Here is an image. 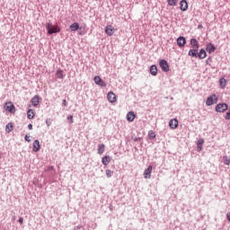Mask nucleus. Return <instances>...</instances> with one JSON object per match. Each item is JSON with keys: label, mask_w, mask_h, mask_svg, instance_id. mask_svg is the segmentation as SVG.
Returning <instances> with one entry per match:
<instances>
[{"label": "nucleus", "mask_w": 230, "mask_h": 230, "mask_svg": "<svg viewBox=\"0 0 230 230\" xmlns=\"http://www.w3.org/2000/svg\"><path fill=\"white\" fill-rule=\"evenodd\" d=\"M45 28L47 31V35H57L60 33V31H62L60 24L56 23L53 25V22H51V21H49V22L45 24Z\"/></svg>", "instance_id": "obj_1"}, {"label": "nucleus", "mask_w": 230, "mask_h": 230, "mask_svg": "<svg viewBox=\"0 0 230 230\" xmlns=\"http://www.w3.org/2000/svg\"><path fill=\"white\" fill-rule=\"evenodd\" d=\"M188 56L192 58H199V60H204L206 57H208V51L206 49H190L188 52Z\"/></svg>", "instance_id": "obj_2"}, {"label": "nucleus", "mask_w": 230, "mask_h": 230, "mask_svg": "<svg viewBox=\"0 0 230 230\" xmlns=\"http://www.w3.org/2000/svg\"><path fill=\"white\" fill-rule=\"evenodd\" d=\"M217 103H218V96H217V93L210 94L206 100L207 107H211V105H215Z\"/></svg>", "instance_id": "obj_3"}, {"label": "nucleus", "mask_w": 230, "mask_h": 230, "mask_svg": "<svg viewBox=\"0 0 230 230\" xmlns=\"http://www.w3.org/2000/svg\"><path fill=\"white\" fill-rule=\"evenodd\" d=\"M158 64L164 73H168V71H170V64L166 59H159Z\"/></svg>", "instance_id": "obj_4"}, {"label": "nucleus", "mask_w": 230, "mask_h": 230, "mask_svg": "<svg viewBox=\"0 0 230 230\" xmlns=\"http://www.w3.org/2000/svg\"><path fill=\"white\" fill-rule=\"evenodd\" d=\"M216 112H226V111H229V104L226 102H219L215 107Z\"/></svg>", "instance_id": "obj_5"}, {"label": "nucleus", "mask_w": 230, "mask_h": 230, "mask_svg": "<svg viewBox=\"0 0 230 230\" xmlns=\"http://www.w3.org/2000/svg\"><path fill=\"white\" fill-rule=\"evenodd\" d=\"M93 82L99 87H102V88L107 87V83L100 75H95L93 77Z\"/></svg>", "instance_id": "obj_6"}, {"label": "nucleus", "mask_w": 230, "mask_h": 230, "mask_svg": "<svg viewBox=\"0 0 230 230\" xmlns=\"http://www.w3.org/2000/svg\"><path fill=\"white\" fill-rule=\"evenodd\" d=\"M4 107L7 112H10V114H15V111H17L15 105L12 103V102H6Z\"/></svg>", "instance_id": "obj_7"}, {"label": "nucleus", "mask_w": 230, "mask_h": 230, "mask_svg": "<svg viewBox=\"0 0 230 230\" xmlns=\"http://www.w3.org/2000/svg\"><path fill=\"white\" fill-rule=\"evenodd\" d=\"M204 143H206V140L202 137L197 138L196 146H197V152H202L204 150Z\"/></svg>", "instance_id": "obj_8"}, {"label": "nucleus", "mask_w": 230, "mask_h": 230, "mask_svg": "<svg viewBox=\"0 0 230 230\" xmlns=\"http://www.w3.org/2000/svg\"><path fill=\"white\" fill-rule=\"evenodd\" d=\"M205 50L207 51V53H208V55H211L215 53V51H217V46H215V44H213L212 42H208L206 45Z\"/></svg>", "instance_id": "obj_9"}, {"label": "nucleus", "mask_w": 230, "mask_h": 230, "mask_svg": "<svg viewBox=\"0 0 230 230\" xmlns=\"http://www.w3.org/2000/svg\"><path fill=\"white\" fill-rule=\"evenodd\" d=\"M107 100L110 103H116L118 102V97L114 92L111 91L107 93Z\"/></svg>", "instance_id": "obj_10"}, {"label": "nucleus", "mask_w": 230, "mask_h": 230, "mask_svg": "<svg viewBox=\"0 0 230 230\" xmlns=\"http://www.w3.org/2000/svg\"><path fill=\"white\" fill-rule=\"evenodd\" d=\"M187 42H188V40H186V37H184V36H180L176 39V44L180 48H184V46H186Z\"/></svg>", "instance_id": "obj_11"}, {"label": "nucleus", "mask_w": 230, "mask_h": 230, "mask_svg": "<svg viewBox=\"0 0 230 230\" xmlns=\"http://www.w3.org/2000/svg\"><path fill=\"white\" fill-rule=\"evenodd\" d=\"M40 148H42V146H40V141H39V139L34 140L32 143V152L37 154L40 152Z\"/></svg>", "instance_id": "obj_12"}, {"label": "nucleus", "mask_w": 230, "mask_h": 230, "mask_svg": "<svg viewBox=\"0 0 230 230\" xmlns=\"http://www.w3.org/2000/svg\"><path fill=\"white\" fill-rule=\"evenodd\" d=\"M190 48H192L190 49H199L200 48V43L195 38H191L190 40Z\"/></svg>", "instance_id": "obj_13"}, {"label": "nucleus", "mask_w": 230, "mask_h": 230, "mask_svg": "<svg viewBox=\"0 0 230 230\" xmlns=\"http://www.w3.org/2000/svg\"><path fill=\"white\" fill-rule=\"evenodd\" d=\"M188 8H190V4H188V0H181L180 1V10H181V12H188Z\"/></svg>", "instance_id": "obj_14"}, {"label": "nucleus", "mask_w": 230, "mask_h": 230, "mask_svg": "<svg viewBox=\"0 0 230 230\" xmlns=\"http://www.w3.org/2000/svg\"><path fill=\"white\" fill-rule=\"evenodd\" d=\"M169 127L172 128V130H175V128H179V119H177V118L170 119Z\"/></svg>", "instance_id": "obj_15"}, {"label": "nucleus", "mask_w": 230, "mask_h": 230, "mask_svg": "<svg viewBox=\"0 0 230 230\" xmlns=\"http://www.w3.org/2000/svg\"><path fill=\"white\" fill-rule=\"evenodd\" d=\"M152 170H154V167L152 165H148L147 168L145 169V171H144V179H151Z\"/></svg>", "instance_id": "obj_16"}, {"label": "nucleus", "mask_w": 230, "mask_h": 230, "mask_svg": "<svg viewBox=\"0 0 230 230\" xmlns=\"http://www.w3.org/2000/svg\"><path fill=\"white\" fill-rule=\"evenodd\" d=\"M114 31L115 29L114 27H112V25H107L104 28V32L106 33V35H108V37H112L114 35Z\"/></svg>", "instance_id": "obj_17"}, {"label": "nucleus", "mask_w": 230, "mask_h": 230, "mask_svg": "<svg viewBox=\"0 0 230 230\" xmlns=\"http://www.w3.org/2000/svg\"><path fill=\"white\" fill-rule=\"evenodd\" d=\"M31 103L32 107H39V103H40V96L36 94L33 98L31 99Z\"/></svg>", "instance_id": "obj_18"}, {"label": "nucleus", "mask_w": 230, "mask_h": 230, "mask_svg": "<svg viewBox=\"0 0 230 230\" xmlns=\"http://www.w3.org/2000/svg\"><path fill=\"white\" fill-rule=\"evenodd\" d=\"M126 119L129 123H132V121H134L136 119V113L134 111H128L127 116H126Z\"/></svg>", "instance_id": "obj_19"}, {"label": "nucleus", "mask_w": 230, "mask_h": 230, "mask_svg": "<svg viewBox=\"0 0 230 230\" xmlns=\"http://www.w3.org/2000/svg\"><path fill=\"white\" fill-rule=\"evenodd\" d=\"M69 30L72 31H78V30H82V27H80V23L78 22H75L69 26Z\"/></svg>", "instance_id": "obj_20"}, {"label": "nucleus", "mask_w": 230, "mask_h": 230, "mask_svg": "<svg viewBox=\"0 0 230 230\" xmlns=\"http://www.w3.org/2000/svg\"><path fill=\"white\" fill-rule=\"evenodd\" d=\"M157 65H151L149 67V73L152 76H157Z\"/></svg>", "instance_id": "obj_21"}, {"label": "nucleus", "mask_w": 230, "mask_h": 230, "mask_svg": "<svg viewBox=\"0 0 230 230\" xmlns=\"http://www.w3.org/2000/svg\"><path fill=\"white\" fill-rule=\"evenodd\" d=\"M56 76L57 78H58L59 80H64V78H66V75H64V70L62 69H58L56 71Z\"/></svg>", "instance_id": "obj_22"}, {"label": "nucleus", "mask_w": 230, "mask_h": 230, "mask_svg": "<svg viewBox=\"0 0 230 230\" xmlns=\"http://www.w3.org/2000/svg\"><path fill=\"white\" fill-rule=\"evenodd\" d=\"M111 158L110 155H104L102 158V164H103V166H107L109 164V163H111Z\"/></svg>", "instance_id": "obj_23"}, {"label": "nucleus", "mask_w": 230, "mask_h": 230, "mask_svg": "<svg viewBox=\"0 0 230 230\" xmlns=\"http://www.w3.org/2000/svg\"><path fill=\"white\" fill-rule=\"evenodd\" d=\"M226 86H227V80H226V78H224V77H221L219 79L220 89H226Z\"/></svg>", "instance_id": "obj_24"}, {"label": "nucleus", "mask_w": 230, "mask_h": 230, "mask_svg": "<svg viewBox=\"0 0 230 230\" xmlns=\"http://www.w3.org/2000/svg\"><path fill=\"white\" fill-rule=\"evenodd\" d=\"M35 118V111L33 109H29L27 111V119H33Z\"/></svg>", "instance_id": "obj_25"}, {"label": "nucleus", "mask_w": 230, "mask_h": 230, "mask_svg": "<svg viewBox=\"0 0 230 230\" xmlns=\"http://www.w3.org/2000/svg\"><path fill=\"white\" fill-rule=\"evenodd\" d=\"M103 152H105V144H100L98 146V152H97V154H99V155H102L103 154Z\"/></svg>", "instance_id": "obj_26"}, {"label": "nucleus", "mask_w": 230, "mask_h": 230, "mask_svg": "<svg viewBox=\"0 0 230 230\" xmlns=\"http://www.w3.org/2000/svg\"><path fill=\"white\" fill-rule=\"evenodd\" d=\"M13 130V124L12 122H9L5 126V132H7V134H10V132H12Z\"/></svg>", "instance_id": "obj_27"}, {"label": "nucleus", "mask_w": 230, "mask_h": 230, "mask_svg": "<svg viewBox=\"0 0 230 230\" xmlns=\"http://www.w3.org/2000/svg\"><path fill=\"white\" fill-rule=\"evenodd\" d=\"M179 0H167L168 6H177Z\"/></svg>", "instance_id": "obj_28"}, {"label": "nucleus", "mask_w": 230, "mask_h": 230, "mask_svg": "<svg viewBox=\"0 0 230 230\" xmlns=\"http://www.w3.org/2000/svg\"><path fill=\"white\" fill-rule=\"evenodd\" d=\"M155 132L154 130H149L147 134L148 139H155Z\"/></svg>", "instance_id": "obj_29"}, {"label": "nucleus", "mask_w": 230, "mask_h": 230, "mask_svg": "<svg viewBox=\"0 0 230 230\" xmlns=\"http://www.w3.org/2000/svg\"><path fill=\"white\" fill-rule=\"evenodd\" d=\"M223 162H224V164H226V166H229V164H230V158L227 155H224L223 156Z\"/></svg>", "instance_id": "obj_30"}, {"label": "nucleus", "mask_w": 230, "mask_h": 230, "mask_svg": "<svg viewBox=\"0 0 230 230\" xmlns=\"http://www.w3.org/2000/svg\"><path fill=\"white\" fill-rule=\"evenodd\" d=\"M114 173V172L111 171V169H107L106 170V177L108 179H111V177H112V174Z\"/></svg>", "instance_id": "obj_31"}, {"label": "nucleus", "mask_w": 230, "mask_h": 230, "mask_svg": "<svg viewBox=\"0 0 230 230\" xmlns=\"http://www.w3.org/2000/svg\"><path fill=\"white\" fill-rule=\"evenodd\" d=\"M210 62H213V57H211V56H209V57L206 59V65L211 66Z\"/></svg>", "instance_id": "obj_32"}, {"label": "nucleus", "mask_w": 230, "mask_h": 230, "mask_svg": "<svg viewBox=\"0 0 230 230\" xmlns=\"http://www.w3.org/2000/svg\"><path fill=\"white\" fill-rule=\"evenodd\" d=\"M224 118H225V119H226V121H229V119H230V109L227 111V112L226 113Z\"/></svg>", "instance_id": "obj_33"}, {"label": "nucleus", "mask_w": 230, "mask_h": 230, "mask_svg": "<svg viewBox=\"0 0 230 230\" xmlns=\"http://www.w3.org/2000/svg\"><path fill=\"white\" fill-rule=\"evenodd\" d=\"M67 121L70 125L74 123L73 115L67 116Z\"/></svg>", "instance_id": "obj_34"}, {"label": "nucleus", "mask_w": 230, "mask_h": 230, "mask_svg": "<svg viewBox=\"0 0 230 230\" xmlns=\"http://www.w3.org/2000/svg\"><path fill=\"white\" fill-rule=\"evenodd\" d=\"M24 139L25 141H27V143H31V139H30V135L26 134Z\"/></svg>", "instance_id": "obj_35"}, {"label": "nucleus", "mask_w": 230, "mask_h": 230, "mask_svg": "<svg viewBox=\"0 0 230 230\" xmlns=\"http://www.w3.org/2000/svg\"><path fill=\"white\" fill-rule=\"evenodd\" d=\"M46 125H47V127H51V119H46Z\"/></svg>", "instance_id": "obj_36"}, {"label": "nucleus", "mask_w": 230, "mask_h": 230, "mask_svg": "<svg viewBox=\"0 0 230 230\" xmlns=\"http://www.w3.org/2000/svg\"><path fill=\"white\" fill-rule=\"evenodd\" d=\"M18 223L22 224V225L24 224V217H20L19 219H18Z\"/></svg>", "instance_id": "obj_37"}, {"label": "nucleus", "mask_w": 230, "mask_h": 230, "mask_svg": "<svg viewBox=\"0 0 230 230\" xmlns=\"http://www.w3.org/2000/svg\"><path fill=\"white\" fill-rule=\"evenodd\" d=\"M62 105H63V107H67V100L64 99L62 101Z\"/></svg>", "instance_id": "obj_38"}, {"label": "nucleus", "mask_w": 230, "mask_h": 230, "mask_svg": "<svg viewBox=\"0 0 230 230\" xmlns=\"http://www.w3.org/2000/svg\"><path fill=\"white\" fill-rule=\"evenodd\" d=\"M141 137H136L135 138H134V142L135 143H137V141H141Z\"/></svg>", "instance_id": "obj_39"}, {"label": "nucleus", "mask_w": 230, "mask_h": 230, "mask_svg": "<svg viewBox=\"0 0 230 230\" xmlns=\"http://www.w3.org/2000/svg\"><path fill=\"white\" fill-rule=\"evenodd\" d=\"M28 128L29 130H33V124H29Z\"/></svg>", "instance_id": "obj_40"}, {"label": "nucleus", "mask_w": 230, "mask_h": 230, "mask_svg": "<svg viewBox=\"0 0 230 230\" xmlns=\"http://www.w3.org/2000/svg\"><path fill=\"white\" fill-rule=\"evenodd\" d=\"M226 220H228V222H230V212H228V213L226 214Z\"/></svg>", "instance_id": "obj_41"}, {"label": "nucleus", "mask_w": 230, "mask_h": 230, "mask_svg": "<svg viewBox=\"0 0 230 230\" xmlns=\"http://www.w3.org/2000/svg\"><path fill=\"white\" fill-rule=\"evenodd\" d=\"M78 229H82V226H75L74 230H78Z\"/></svg>", "instance_id": "obj_42"}, {"label": "nucleus", "mask_w": 230, "mask_h": 230, "mask_svg": "<svg viewBox=\"0 0 230 230\" xmlns=\"http://www.w3.org/2000/svg\"><path fill=\"white\" fill-rule=\"evenodd\" d=\"M49 170H53V166H49L47 170H45V172H49Z\"/></svg>", "instance_id": "obj_43"}, {"label": "nucleus", "mask_w": 230, "mask_h": 230, "mask_svg": "<svg viewBox=\"0 0 230 230\" xmlns=\"http://www.w3.org/2000/svg\"><path fill=\"white\" fill-rule=\"evenodd\" d=\"M199 28H202V25H199Z\"/></svg>", "instance_id": "obj_44"}, {"label": "nucleus", "mask_w": 230, "mask_h": 230, "mask_svg": "<svg viewBox=\"0 0 230 230\" xmlns=\"http://www.w3.org/2000/svg\"><path fill=\"white\" fill-rule=\"evenodd\" d=\"M203 230H206V228H204Z\"/></svg>", "instance_id": "obj_45"}, {"label": "nucleus", "mask_w": 230, "mask_h": 230, "mask_svg": "<svg viewBox=\"0 0 230 230\" xmlns=\"http://www.w3.org/2000/svg\"><path fill=\"white\" fill-rule=\"evenodd\" d=\"M0 36H1V32H0Z\"/></svg>", "instance_id": "obj_46"}]
</instances>
